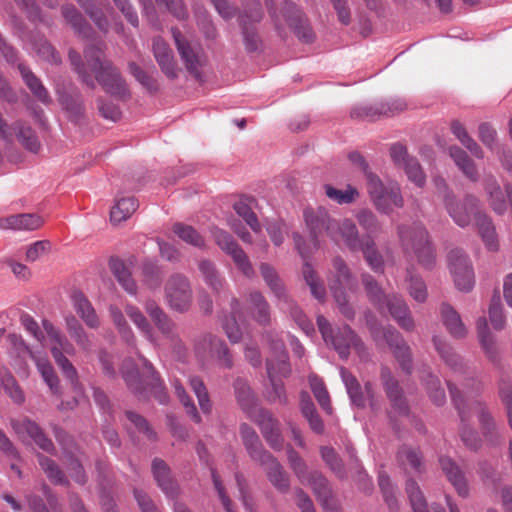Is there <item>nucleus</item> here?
I'll return each instance as SVG.
<instances>
[{"instance_id":"1","label":"nucleus","mask_w":512,"mask_h":512,"mask_svg":"<svg viewBox=\"0 0 512 512\" xmlns=\"http://www.w3.org/2000/svg\"><path fill=\"white\" fill-rule=\"evenodd\" d=\"M68 57L81 81L91 89L96 86L92 77L94 74L97 82L107 93L122 100L130 97L124 79L111 62L104 58L100 47L95 45L86 46L84 49L85 62L81 60L80 54L74 49L69 50Z\"/></svg>"},{"instance_id":"2","label":"nucleus","mask_w":512,"mask_h":512,"mask_svg":"<svg viewBox=\"0 0 512 512\" xmlns=\"http://www.w3.org/2000/svg\"><path fill=\"white\" fill-rule=\"evenodd\" d=\"M303 218L310 241L315 249L319 247L323 233L334 242L342 240L351 251H358L362 244L359 230L349 218L336 220L324 207L304 209Z\"/></svg>"},{"instance_id":"3","label":"nucleus","mask_w":512,"mask_h":512,"mask_svg":"<svg viewBox=\"0 0 512 512\" xmlns=\"http://www.w3.org/2000/svg\"><path fill=\"white\" fill-rule=\"evenodd\" d=\"M266 337L270 341L272 351L271 355L266 360L267 375L271 383V389L268 391V399L270 402H278L285 405L287 404L285 387L278 378L288 377L291 373L288 355L282 340L274 339L271 333H268Z\"/></svg>"},{"instance_id":"4","label":"nucleus","mask_w":512,"mask_h":512,"mask_svg":"<svg viewBox=\"0 0 512 512\" xmlns=\"http://www.w3.org/2000/svg\"><path fill=\"white\" fill-rule=\"evenodd\" d=\"M333 270L328 279V286L339 312L348 320L355 318V309L349 301L346 290H357V280L341 257L332 261Z\"/></svg>"},{"instance_id":"5","label":"nucleus","mask_w":512,"mask_h":512,"mask_svg":"<svg viewBox=\"0 0 512 512\" xmlns=\"http://www.w3.org/2000/svg\"><path fill=\"white\" fill-rule=\"evenodd\" d=\"M397 233L405 253H414L423 267L431 269L435 263V253L425 227L419 222L403 224L397 227Z\"/></svg>"},{"instance_id":"6","label":"nucleus","mask_w":512,"mask_h":512,"mask_svg":"<svg viewBox=\"0 0 512 512\" xmlns=\"http://www.w3.org/2000/svg\"><path fill=\"white\" fill-rule=\"evenodd\" d=\"M287 456L289 465L299 481L312 488L326 512H335L333 492L328 480L317 471H308L304 460L292 448L287 450Z\"/></svg>"},{"instance_id":"7","label":"nucleus","mask_w":512,"mask_h":512,"mask_svg":"<svg viewBox=\"0 0 512 512\" xmlns=\"http://www.w3.org/2000/svg\"><path fill=\"white\" fill-rule=\"evenodd\" d=\"M317 326L324 341L331 343L341 358H348L351 347L360 356H364L365 346L350 326L344 325L334 331L328 320L322 315L317 317Z\"/></svg>"},{"instance_id":"8","label":"nucleus","mask_w":512,"mask_h":512,"mask_svg":"<svg viewBox=\"0 0 512 512\" xmlns=\"http://www.w3.org/2000/svg\"><path fill=\"white\" fill-rule=\"evenodd\" d=\"M367 192L374 207L381 213L389 214L394 208H402L404 200L397 183L384 185L374 173L368 174Z\"/></svg>"},{"instance_id":"9","label":"nucleus","mask_w":512,"mask_h":512,"mask_svg":"<svg viewBox=\"0 0 512 512\" xmlns=\"http://www.w3.org/2000/svg\"><path fill=\"white\" fill-rule=\"evenodd\" d=\"M164 296L167 305L174 311L187 312L193 301L189 278L182 273L171 274L165 282Z\"/></svg>"},{"instance_id":"10","label":"nucleus","mask_w":512,"mask_h":512,"mask_svg":"<svg viewBox=\"0 0 512 512\" xmlns=\"http://www.w3.org/2000/svg\"><path fill=\"white\" fill-rule=\"evenodd\" d=\"M432 342L440 358L453 371L455 380L461 381L462 377L466 375V377L463 378V381L467 382L463 383L466 393H468L469 387L477 388L479 386V382L474 378L473 373L469 371V368L463 362L462 358L454 352L445 338L434 335Z\"/></svg>"},{"instance_id":"11","label":"nucleus","mask_w":512,"mask_h":512,"mask_svg":"<svg viewBox=\"0 0 512 512\" xmlns=\"http://www.w3.org/2000/svg\"><path fill=\"white\" fill-rule=\"evenodd\" d=\"M194 350L199 358L210 355L221 368L231 369L233 358L226 343L218 336L205 332L194 340Z\"/></svg>"},{"instance_id":"12","label":"nucleus","mask_w":512,"mask_h":512,"mask_svg":"<svg viewBox=\"0 0 512 512\" xmlns=\"http://www.w3.org/2000/svg\"><path fill=\"white\" fill-rule=\"evenodd\" d=\"M371 314L366 315L367 325L373 338L378 341L380 335L386 340L389 347L393 350L395 357L400 363L403 370L410 372L411 370V352L410 347L405 342L402 335L392 326H387L382 330L378 329L375 323L370 319Z\"/></svg>"},{"instance_id":"13","label":"nucleus","mask_w":512,"mask_h":512,"mask_svg":"<svg viewBox=\"0 0 512 512\" xmlns=\"http://www.w3.org/2000/svg\"><path fill=\"white\" fill-rule=\"evenodd\" d=\"M448 267L456 288L462 292L471 291L475 284L474 271L469 258L462 250H450Z\"/></svg>"},{"instance_id":"14","label":"nucleus","mask_w":512,"mask_h":512,"mask_svg":"<svg viewBox=\"0 0 512 512\" xmlns=\"http://www.w3.org/2000/svg\"><path fill=\"white\" fill-rule=\"evenodd\" d=\"M444 205L450 217L460 227L469 225L472 215L476 219V214L482 213L479 209V200L473 195H467L463 201H458L454 195L447 194Z\"/></svg>"},{"instance_id":"15","label":"nucleus","mask_w":512,"mask_h":512,"mask_svg":"<svg viewBox=\"0 0 512 512\" xmlns=\"http://www.w3.org/2000/svg\"><path fill=\"white\" fill-rule=\"evenodd\" d=\"M216 244L228 255L231 256L237 268L248 278L254 275V269L246 253L235 242L233 237L221 229L212 232Z\"/></svg>"},{"instance_id":"16","label":"nucleus","mask_w":512,"mask_h":512,"mask_svg":"<svg viewBox=\"0 0 512 512\" xmlns=\"http://www.w3.org/2000/svg\"><path fill=\"white\" fill-rule=\"evenodd\" d=\"M171 32L185 67L190 73L199 77V68L205 62L201 47L196 43L186 40L178 29L172 28Z\"/></svg>"},{"instance_id":"17","label":"nucleus","mask_w":512,"mask_h":512,"mask_svg":"<svg viewBox=\"0 0 512 512\" xmlns=\"http://www.w3.org/2000/svg\"><path fill=\"white\" fill-rule=\"evenodd\" d=\"M340 376L346 387L351 402L357 407H364L366 400H369L370 407L377 410L379 405L374 399L372 384L367 382L362 390L358 380L344 367L340 368Z\"/></svg>"},{"instance_id":"18","label":"nucleus","mask_w":512,"mask_h":512,"mask_svg":"<svg viewBox=\"0 0 512 512\" xmlns=\"http://www.w3.org/2000/svg\"><path fill=\"white\" fill-rule=\"evenodd\" d=\"M11 426L20 440L23 442L33 441L42 450L51 452L54 448L52 441L46 437L42 429L35 422L28 418L11 420Z\"/></svg>"},{"instance_id":"19","label":"nucleus","mask_w":512,"mask_h":512,"mask_svg":"<svg viewBox=\"0 0 512 512\" xmlns=\"http://www.w3.org/2000/svg\"><path fill=\"white\" fill-rule=\"evenodd\" d=\"M247 7L239 16V23L242 27L244 42L247 50L254 51L257 49L258 38L251 24L258 23L263 17V13L258 1L247 0Z\"/></svg>"},{"instance_id":"20","label":"nucleus","mask_w":512,"mask_h":512,"mask_svg":"<svg viewBox=\"0 0 512 512\" xmlns=\"http://www.w3.org/2000/svg\"><path fill=\"white\" fill-rule=\"evenodd\" d=\"M233 388L237 403L251 420L255 419L260 411H266L258 405L256 395L247 380L237 378L233 383Z\"/></svg>"},{"instance_id":"21","label":"nucleus","mask_w":512,"mask_h":512,"mask_svg":"<svg viewBox=\"0 0 512 512\" xmlns=\"http://www.w3.org/2000/svg\"><path fill=\"white\" fill-rule=\"evenodd\" d=\"M381 382L393 410L401 416L408 415L409 408L398 381L392 376L388 368L381 369Z\"/></svg>"},{"instance_id":"22","label":"nucleus","mask_w":512,"mask_h":512,"mask_svg":"<svg viewBox=\"0 0 512 512\" xmlns=\"http://www.w3.org/2000/svg\"><path fill=\"white\" fill-rule=\"evenodd\" d=\"M281 13L285 22L294 30L300 40L306 43L313 41L312 29L304 23L301 12L293 2L286 0L282 5Z\"/></svg>"},{"instance_id":"23","label":"nucleus","mask_w":512,"mask_h":512,"mask_svg":"<svg viewBox=\"0 0 512 512\" xmlns=\"http://www.w3.org/2000/svg\"><path fill=\"white\" fill-rule=\"evenodd\" d=\"M253 421L260 427L263 437L273 449L279 450L282 448L283 439L279 422L268 410L260 411Z\"/></svg>"},{"instance_id":"24","label":"nucleus","mask_w":512,"mask_h":512,"mask_svg":"<svg viewBox=\"0 0 512 512\" xmlns=\"http://www.w3.org/2000/svg\"><path fill=\"white\" fill-rule=\"evenodd\" d=\"M44 223L37 214L21 213L0 218V229L14 231H33L39 229Z\"/></svg>"},{"instance_id":"25","label":"nucleus","mask_w":512,"mask_h":512,"mask_svg":"<svg viewBox=\"0 0 512 512\" xmlns=\"http://www.w3.org/2000/svg\"><path fill=\"white\" fill-rule=\"evenodd\" d=\"M240 436L248 455L253 461L259 464L263 460L268 459L267 457L271 455L264 449L256 431L248 424H241Z\"/></svg>"},{"instance_id":"26","label":"nucleus","mask_w":512,"mask_h":512,"mask_svg":"<svg viewBox=\"0 0 512 512\" xmlns=\"http://www.w3.org/2000/svg\"><path fill=\"white\" fill-rule=\"evenodd\" d=\"M384 305H386L391 316L402 329L406 331L414 330V319L411 316L409 307L402 298L396 295L389 296Z\"/></svg>"},{"instance_id":"27","label":"nucleus","mask_w":512,"mask_h":512,"mask_svg":"<svg viewBox=\"0 0 512 512\" xmlns=\"http://www.w3.org/2000/svg\"><path fill=\"white\" fill-rule=\"evenodd\" d=\"M152 49L162 72L168 78L175 79L177 77V69L172 50L169 48L168 44L160 37H157L153 40Z\"/></svg>"},{"instance_id":"28","label":"nucleus","mask_w":512,"mask_h":512,"mask_svg":"<svg viewBox=\"0 0 512 512\" xmlns=\"http://www.w3.org/2000/svg\"><path fill=\"white\" fill-rule=\"evenodd\" d=\"M197 265L202 280L214 293L220 294L225 291L226 280L214 262L209 259H200Z\"/></svg>"},{"instance_id":"29","label":"nucleus","mask_w":512,"mask_h":512,"mask_svg":"<svg viewBox=\"0 0 512 512\" xmlns=\"http://www.w3.org/2000/svg\"><path fill=\"white\" fill-rule=\"evenodd\" d=\"M260 273L263 277L266 285L269 287L271 292L276 298V305L279 306L281 303L287 304L289 302V293L286 290V287L277 274L276 270L267 263H262L260 265Z\"/></svg>"},{"instance_id":"30","label":"nucleus","mask_w":512,"mask_h":512,"mask_svg":"<svg viewBox=\"0 0 512 512\" xmlns=\"http://www.w3.org/2000/svg\"><path fill=\"white\" fill-rule=\"evenodd\" d=\"M260 273L263 277L266 285L269 287L271 292L276 298V305L279 306L281 303L287 304L289 302V293L286 290V287L277 274L276 270L267 263H262L260 265Z\"/></svg>"},{"instance_id":"31","label":"nucleus","mask_w":512,"mask_h":512,"mask_svg":"<svg viewBox=\"0 0 512 512\" xmlns=\"http://www.w3.org/2000/svg\"><path fill=\"white\" fill-rule=\"evenodd\" d=\"M260 273L263 277L266 285L269 287L271 292L276 298V305L279 306L281 303L287 304L289 302V293L286 290V287L277 274L276 270L267 263H262L260 265Z\"/></svg>"},{"instance_id":"32","label":"nucleus","mask_w":512,"mask_h":512,"mask_svg":"<svg viewBox=\"0 0 512 512\" xmlns=\"http://www.w3.org/2000/svg\"><path fill=\"white\" fill-rule=\"evenodd\" d=\"M267 458L259 463V465L265 469L270 483L278 491L286 493L290 488L289 476L275 457L270 455Z\"/></svg>"},{"instance_id":"33","label":"nucleus","mask_w":512,"mask_h":512,"mask_svg":"<svg viewBox=\"0 0 512 512\" xmlns=\"http://www.w3.org/2000/svg\"><path fill=\"white\" fill-rule=\"evenodd\" d=\"M152 472L163 493L169 498H175L178 495V486L171 477L167 464L161 459H154L152 462Z\"/></svg>"},{"instance_id":"34","label":"nucleus","mask_w":512,"mask_h":512,"mask_svg":"<svg viewBox=\"0 0 512 512\" xmlns=\"http://www.w3.org/2000/svg\"><path fill=\"white\" fill-rule=\"evenodd\" d=\"M440 466L449 482L456 489L461 497H467L469 488L463 472L460 468L448 457H441Z\"/></svg>"},{"instance_id":"35","label":"nucleus","mask_w":512,"mask_h":512,"mask_svg":"<svg viewBox=\"0 0 512 512\" xmlns=\"http://www.w3.org/2000/svg\"><path fill=\"white\" fill-rule=\"evenodd\" d=\"M406 108V103L401 99H389L385 102L364 106L359 109L358 116L374 118L376 116H391Z\"/></svg>"},{"instance_id":"36","label":"nucleus","mask_w":512,"mask_h":512,"mask_svg":"<svg viewBox=\"0 0 512 512\" xmlns=\"http://www.w3.org/2000/svg\"><path fill=\"white\" fill-rule=\"evenodd\" d=\"M440 314L444 326L452 337L461 339L466 336L467 329L459 313L450 304L442 303Z\"/></svg>"},{"instance_id":"37","label":"nucleus","mask_w":512,"mask_h":512,"mask_svg":"<svg viewBox=\"0 0 512 512\" xmlns=\"http://www.w3.org/2000/svg\"><path fill=\"white\" fill-rule=\"evenodd\" d=\"M145 310L150 318L153 320L157 328L168 338L174 339L175 323L168 317L163 309L152 300L145 303Z\"/></svg>"},{"instance_id":"38","label":"nucleus","mask_w":512,"mask_h":512,"mask_svg":"<svg viewBox=\"0 0 512 512\" xmlns=\"http://www.w3.org/2000/svg\"><path fill=\"white\" fill-rule=\"evenodd\" d=\"M449 156L453 159L455 165L472 182L479 180V173L474 161L468 156L467 152L457 145L448 148Z\"/></svg>"},{"instance_id":"39","label":"nucleus","mask_w":512,"mask_h":512,"mask_svg":"<svg viewBox=\"0 0 512 512\" xmlns=\"http://www.w3.org/2000/svg\"><path fill=\"white\" fill-rule=\"evenodd\" d=\"M71 301L74 310L90 328L99 326V319L90 301L80 291H75L71 295Z\"/></svg>"},{"instance_id":"40","label":"nucleus","mask_w":512,"mask_h":512,"mask_svg":"<svg viewBox=\"0 0 512 512\" xmlns=\"http://www.w3.org/2000/svg\"><path fill=\"white\" fill-rule=\"evenodd\" d=\"M18 69L26 86L32 94L43 104H50L51 97L41 80L24 64L20 63Z\"/></svg>"},{"instance_id":"41","label":"nucleus","mask_w":512,"mask_h":512,"mask_svg":"<svg viewBox=\"0 0 512 512\" xmlns=\"http://www.w3.org/2000/svg\"><path fill=\"white\" fill-rule=\"evenodd\" d=\"M249 309L252 317L261 325L270 323V305L259 291H252L248 296Z\"/></svg>"},{"instance_id":"42","label":"nucleus","mask_w":512,"mask_h":512,"mask_svg":"<svg viewBox=\"0 0 512 512\" xmlns=\"http://www.w3.org/2000/svg\"><path fill=\"white\" fill-rule=\"evenodd\" d=\"M358 251L362 252L364 259L374 272L382 273L384 271L383 256L379 252L376 243L372 237L363 236L362 244L358 248Z\"/></svg>"},{"instance_id":"43","label":"nucleus","mask_w":512,"mask_h":512,"mask_svg":"<svg viewBox=\"0 0 512 512\" xmlns=\"http://www.w3.org/2000/svg\"><path fill=\"white\" fill-rule=\"evenodd\" d=\"M397 462L405 472L423 471L422 455L418 449L402 446L397 453Z\"/></svg>"},{"instance_id":"44","label":"nucleus","mask_w":512,"mask_h":512,"mask_svg":"<svg viewBox=\"0 0 512 512\" xmlns=\"http://www.w3.org/2000/svg\"><path fill=\"white\" fill-rule=\"evenodd\" d=\"M406 492L414 512H445L444 508L436 504L431 506V511L428 509L426 499L414 480H407Z\"/></svg>"},{"instance_id":"45","label":"nucleus","mask_w":512,"mask_h":512,"mask_svg":"<svg viewBox=\"0 0 512 512\" xmlns=\"http://www.w3.org/2000/svg\"><path fill=\"white\" fill-rule=\"evenodd\" d=\"M451 132L457 140L477 159L484 158V151L481 146L469 135L466 128L459 121L451 123Z\"/></svg>"},{"instance_id":"46","label":"nucleus","mask_w":512,"mask_h":512,"mask_svg":"<svg viewBox=\"0 0 512 512\" xmlns=\"http://www.w3.org/2000/svg\"><path fill=\"white\" fill-rule=\"evenodd\" d=\"M476 225L487 249L497 251L499 243L491 219L485 213H478L476 214Z\"/></svg>"},{"instance_id":"47","label":"nucleus","mask_w":512,"mask_h":512,"mask_svg":"<svg viewBox=\"0 0 512 512\" xmlns=\"http://www.w3.org/2000/svg\"><path fill=\"white\" fill-rule=\"evenodd\" d=\"M256 204V200L252 197H241L238 199L233 208L235 212L245 220V222L250 226V228L259 232L261 230V226L258 222L256 214L253 212V207Z\"/></svg>"},{"instance_id":"48","label":"nucleus","mask_w":512,"mask_h":512,"mask_svg":"<svg viewBox=\"0 0 512 512\" xmlns=\"http://www.w3.org/2000/svg\"><path fill=\"white\" fill-rule=\"evenodd\" d=\"M138 201L133 196L118 199L110 212V219L113 223L126 221L137 210Z\"/></svg>"},{"instance_id":"49","label":"nucleus","mask_w":512,"mask_h":512,"mask_svg":"<svg viewBox=\"0 0 512 512\" xmlns=\"http://www.w3.org/2000/svg\"><path fill=\"white\" fill-rule=\"evenodd\" d=\"M61 11L67 23L72 26L77 34L83 37H88L90 35V26L74 5L66 4L62 7Z\"/></svg>"},{"instance_id":"50","label":"nucleus","mask_w":512,"mask_h":512,"mask_svg":"<svg viewBox=\"0 0 512 512\" xmlns=\"http://www.w3.org/2000/svg\"><path fill=\"white\" fill-rule=\"evenodd\" d=\"M485 191L488 195V201L493 211L500 215L505 213L507 210V204L504 193L494 177L486 179Z\"/></svg>"},{"instance_id":"51","label":"nucleus","mask_w":512,"mask_h":512,"mask_svg":"<svg viewBox=\"0 0 512 512\" xmlns=\"http://www.w3.org/2000/svg\"><path fill=\"white\" fill-rule=\"evenodd\" d=\"M172 230L179 239L198 249H205L204 237L192 226L183 223H175Z\"/></svg>"},{"instance_id":"52","label":"nucleus","mask_w":512,"mask_h":512,"mask_svg":"<svg viewBox=\"0 0 512 512\" xmlns=\"http://www.w3.org/2000/svg\"><path fill=\"white\" fill-rule=\"evenodd\" d=\"M354 216L357 223L366 232L365 236L373 238L374 235L381 233L382 225L372 210L362 208L359 209Z\"/></svg>"},{"instance_id":"53","label":"nucleus","mask_w":512,"mask_h":512,"mask_svg":"<svg viewBox=\"0 0 512 512\" xmlns=\"http://www.w3.org/2000/svg\"><path fill=\"white\" fill-rule=\"evenodd\" d=\"M35 360L36 367L43 378L44 382L48 385L49 389L53 394L60 393L59 379L47 358L36 357L32 355Z\"/></svg>"},{"instance_id":"54","label":"nucleus","mask_w":512,"mask_h":512,"mask_svg":"<svg viewBox=\"0 0 512 512\" xmlns=\"http://www.w3.org/2000/svg\"><path fill=\"white\" fill-rule=\"evenodd\" d=\"M12 128L24 148L33 153L38 152L40 142L31 127L26 126L21 121H16L13 123Z\"/></svg>"},{"instance_id":"55","label":"nucleus","mask_w":512,"mask_h":512,"mask_svg":"<svg viewBox=\"0 0 512 512\" xmlns=\"http://www.w3.org/2000/svg\"><path fill=\"white\" fill-rule=\"evenodd\" d=\"M109 266L120 285L129 293L134 295L136 293V284L131 277L130 272L126 268L124 262L118 258H112Z\"/></svg>"},{"instance_id":"56","label":"nucleus","mask_w":512,"mask_h":512,"mask_svg":"<svg viewBox=\"0 0 512 512\" xmlns=\"http://www.w3.org/2000/svg\"><path fill=\"white\" fill-rule=\"evenodd\" d=\"M30 42L32 49L42 60L52 65H59L61 63L60 55L47 39L40 37L38 39H31Z\"/></svg>"},{"instance_id":"57","label":"nucleus","mask_w":512,"mask_h":512,"mask_svg":"<svg viewBox=\"0 0 512 512\" xmlns=\"http://www.w3.org/2000/svg\"><path fill=\"white\" fill-rule=\"evenodd\" d=\"M361 280L369 300L379 309H382L389 296L384 294L382 288L372 275L363 273L361 275Z\"/></svg>"},{"instance_id":"58","label":"nucleus","mask_w":512,"mask_h":512,"mask_svg":"<svg viewBox=\"0 0 512 512\" xmlns=\"http://www.w3.org/2000/svg\"><path fill=\"white\" fill-rule=\"evenodd\" d=\"M325 195L339 205L351 204L359 197L357 188L348 185L345 190H340L330 184L324 185Z\"/></svg>"},{"instance_id":"59","label":"nucleus","mask_w":512,"mask_h":512,"mask_svg":"<svg viewBox=\"0 0 512 512\" xmlns=\"http://www.w3.org/2000/svg\"><path fill=\"white\" fill-rule=\"evenodd\" d=\"M42 326L47 336L53 342L52 346H56L62 352V354L66 353L73 355L75 353L73 345L50 321L43 320Z\"/></svg>"},{"instance_id":"60","label":"nucleus","mask_w":512,"mask_h":512,"mask_svg":"<svg viewBox=\"0 0 512 512\" xmlns=\"http://www.w3.org/2000/svg\"><path fill=\"white\" fill-rule=\"evenodd\" d=\"M289 302L290 303L287 304L281 303L278 308L288 313L306 334L313 332L314 328L312 323L291 297H289Z\"/></svg>"},{"instance_id":"61","label":"nucleus","mask_w":512,"mask_h":512,"mask_svg":"<svg viewBox=\"0 0 512 512\" xmlns=\"http://www.w3.org/2000/svg\"><path fill=\"white\" fill-rule=\"evenodd\" d=\"M289 302L290 303L287 304L281 303L278 308L288 313L306 334L313 332L314 328L312 323L291 297H289Z\"/></svg>"},{"instance_id":"62","label":"nucleus","mask_w":512,"mask_h":512,"mask_svg":"<svg viewBox=\"0 0 512 512\" xmlns=\"http://www.w3.org/2000/svg\"><path fill=\"white\" fill-rule=\"evenodd\" d=\"M302 273L305 282L310 288L311 294L317 300L323 301L326 296L325 287L309 263L304 264Z\"/></svg>"},{"instance_id":"63","label":"nucleus","mask_w":512,"mask_h":512,"mask_svg":"<svg viewBox=\"0 0 512 512\" xmlns=\"http://www.w3.org/2000/svg\"><path fill=\"white\" fill-rule=\"evenodd\" d=\"M378 484L390 511L398 512L399 504L395 495L396 490L394 485L390 481L388 474L385 471L379 472Z\"/></svg>"},{"instance_id":"64","label":"nucleus","mask_w":512,"mask_h":512,"mask_svg":"<svg viewBox=\"0 0 512 512\" xmlns=\"http://www.w3.org/2000/svg\"><path fill=\"white\" fill-rule=\"evenodd\" d=\"M407 290L410 296L417 302H424L427 299L428 292L425 282L422 278L414 274L411 270H407Z\"/></svg>"}]
</instances>
